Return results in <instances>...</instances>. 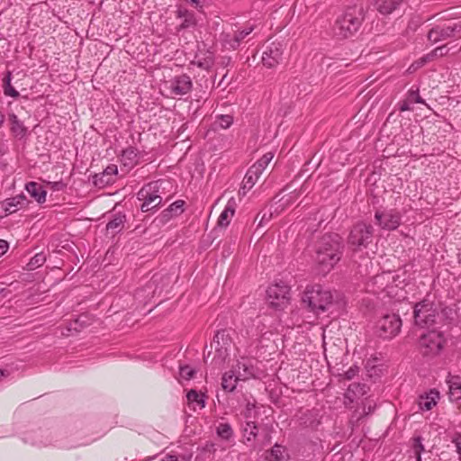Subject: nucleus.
<instances>
[{
    "label": "nucleus",
    "mask_w": 461,
    "mask_h": 461,
    "mask_svg": "<svg viewBox=\"0 0 461 461\" xmlns=\"http://www.w3.org/2000/svg\"><path fill=\"white\" fill-rule=\"evenodd\" d=\"M413 317L418 348L424 357H429L432 344V301L429 297L415 304Z\"/></svg>",
    "instance_id": "nucleus-1"
},
{
    "label": "nucleus",
    "mask_w": 461,
    "mask_h": 461,
    "mask_svg": "<svg viewBox=\"0 0 461 461\" xmlns=\"http://www.w3.org/2000/svg\"><path fill=\"white\" fill-rule=\"evenodd\" d=\"M409 285L407 283V274L405 271L393 273L390 271L383 272L372 277L366 283V290L372 294L385 293L387 296L395 298L396 301L406 299L407 292L404 287Z\"/></svg>",
    "instance_id": "nucleus-2"
},
{
    "label": "nucleus",
    "mask_w": 461,
    "mask_h": 461,
    "mask_svg": "<svg viewBox=\"0 0 461 461\" xmlns=\"http://www.w3.org/2000/svg\"><path fill=\"white\" fill-rule=\"evenodd\" d=\"M343 251L341 238L338 234H326L318 242L315 261L322 274L329 273L340 260Z\"/></svg>",
    "instance_id": "nucleus-3"
},
{
    "label": "nucleus",
    "mask_w": 461,
    "mask_h": 461,
    "mask_svg": "<svg viewBox=\"0 0 461 461\" xmlns=\"http://www.w3.org/2000/svg\"><path fill=\"white\" fill-rule=\"evenodd\" d=\"M363 21L362 8L349 6L339 15L333 26V33L339 39L353 36L359 29Z\"/></svg>",
    "instance_id": "nucleus-4"
},
{
    "label": "nucleus",
    "mask_w": 461,
    "mask_h": 461,
    "mask_svg": "<svg viewBox=\"0 0 461 461\" xmlns=\"http://www.w3.org/2000/svg\"><path fill=\"white\" fill-rule=\"evenodd\" d=\"M302 300L317 315L329 311L333 304L331 292L320 285H308Z\"/></svg>",
    "instance_id": "nucleus-5"
},
{
    "label": "nucleus",
    "mask_w": 461,
    "mask_h": 461,
    "mask_svg": "<svg viewBox=\"0 0 461 461\" xmlns=\"http://www.w3.org/2000/svg\"><path fill=\"white\" fill-rule=\"evenodd\" d=\"M164 181L158 180L145 185L137 194L140 201H142L140 209L142 212H147L152 209L158 207L162 202L160 196V189Z\"/></svg>",
    "instance_id": "nucleus-6"
},
{
    "label": "nucleus",
    "mask_w": 461,
    "mask_h": 461,
    "mask_svg": "<svg viewBox=\"0 0 461 461\" xmlns=\"http://www.w3.org/2000/svg\"><path fill=\"white\" fill-rule=\"evenodd\" d=\"M374 228L364 222L357 223L351 230L348 236V245L354 250L366 248L372 241Z\"/></svg>",
    "instance_id": "nucleus-7"
},
{
    "label": "nucleus",
    "mask_w": 461,
    "mask_h": 461,
    "mask_svg": "<svg viewBox=\"0 0 461 461\" xmlns=\"http://www.w3.org/2000/svg\"><path fill=\"white\" fill-rule=\"evenodd\" d=\"M290 288L284 283H276L267 290V301L273 308L282 309L289 303Z\"/></svg>",
    "instance_id": "nucleus-8"
},
{
    "label": "nucleus",
    "mask_w": 461,
    "mask_h": 461,
    "mask_svg": "<svg viewBox=\"0 0 461 461\" xmlns=\"http://www.w3.org/2000/svg\"><path fill=\"white\" fill-rule=\"evenodd\" d=\"M402 320L395 313L384 315L377 322L379 336L384 339H392L401 330Z\"/></svg>",
    "instance_id": "nucleus-9"
},
{
    "label": "nucleus",
    "mask_w": 461,
    "mask_h": 461,
    "mask_svg": "<svg viewBox=\"0 0 461 461\" xmlns=\"http://www.w3.org/2000/svg\"><path fill=\"white\" fill-rule=\"evenodd\" d=\"M273 158L274 154L267 152L250 167L244 178V187L251 188L255 185Z\"/></svg>",
    "instance_id": "nucleus-10"
},
{
    "label": "nucleus",
    "mask_w": 461,
    "mask_h": 461,
    "mask_svg": "<svg viewBox=\"0 0 461 461\" xmlns=\"http://www.w3.org/2000/svg\"><path fill=\"white\" fill-rule=\"evenodd\" d=\"M375 222L384 230H395L401 223V214L398 211L390 209L376 212L375 214Z\"/></svg>",
    "instance_id": "nucleus-11"
},
{
    "label": "nucleus",
    "mask_w": 461,
    "mask_h": 461,
    "mask_svg": "<svg viewBox=\"0 0 461 461\" xmlns=\"http://www.w3.org/2000/svg\"><path fill=\"white\" fill-rule=\"evenodd\" d=\"M284 47L281 42H271L266 47L262 55V62L267 68L276 66L282 59Z\"/></svg>",
    "instance_id": "nucleus-12"
},
{
    "label": "nucleus",
    "mask_w": 461,
    "mask_h": 461,
    "mask_svg": "<svg viewBox=\"0 0 461 461\" xmlns=\"http://www.w3.org/2000/svg\"><path fill=\"white\" fill-rule=\"evenodd\" d=\"M232 368L235 370L237 375L236 379H240V381H246L255 376V368L252 360L249 358L241 357Z\"/></svg>",
    "instance_id": "nucleus-13"
},
{
    "label": "nucleus",
    "mask_w": 461,
    "mask_h": 461,
    "mask_svg": "<svg viewBox=\"0 0 461 461\" xmlns=\"http://www.w3.org/2000/svg\"><path fill=\"white\" fill-rule=\"evenodd\" d=\"M192 88V81L186 75H182L174 78L170 82L171 94L176 95H184Z\"/></svg>",
    "instance_id": "nucleus-14"
},
{
    "label": "nucleus",
    "mask_w": 461,
    "mask_h": 461,
    "mask_svg": "<svg viewBox=\"0 0 461 461\" xmlns=\"http://www.w3.org/2000/svg\"><path fill=\"white\" fill-rule=\"evenodd\" d=\"M215 345V349L219 357L222 359L228 355V346L230 345V339L225 330H219L213 338L212 347Z\"/></svg>",
    "instance_id": "nucleus-15"
},
{
    "label": "nucleus",
    "mask_w": 461,
    "mask_h": 461,
    "mask_svg": "<svg viewBox=\"0 0 461 461\" xmlns=\"http://www.w3.org/2000/svg\"><path fill=\"white\" fill-rule=\"evenodd\" d=\"M236 208L237 203L235 198H230L225 205L224 210L221 212L218 218L217 226L221 228H226L230 224L232 217L234 216Z\"/></svg>",
    "instance_id": "nucleus-16"
},
{
    "label": "nucleus",
    "mask_w": 461,
    "mask_h": 461,
    "mask_svg": "<svg viewBox=\"0 0 461 461\" xmlns=\"http://www.w3.org/2000/svg\"><path fill=\"white\" fill-rule=\"evenodd\" d=\"M446 383L448 387V398L451 402L461 400V379L459 376L448 375Z\"/></svg>",
    "instance_id": "nucleus-17"
},
{
    "label": "nucleus",
    "mask_w": 461,
    "mask_h": 461,
    "mask_svg": "<svg viewBox=\"0 0 461 461\" xmlns=\"http://www.w3.org/2000/svg\"><path fill=\"white\" fill-rule=\"evenodd\" d=\"M213 62L214 57L212 52L199 50L191 64L197 66L201 69L208 70L213 65Z\"/></svg>",
    "instance_id": "nucleus-18"
},
{
    "label": "nucleus",
    "mask_w": 461,
    "mask_h": 461,
    "mask_svg": "<svg viewBox=\"0 0 461 461\" xmlns=\"http://www.w3.org/2000/svg\"><path fill=\"white\" fill-rule=\"evenodd\" d=\"M118 169L116 165H109L101 175L95 176V184L96 185H105L114 181V176L117 175Z\"/></svg>",
    "instance_id": "nucleus-19"
},
{
    "label": "nucleus",
    "mask_w": 461,
    "mask_h": 461,
    "mask_svg": "<svg viewBox=\"0 0 461 461\" xmlns=\"http://www.w3.org/2000/svg\"><path fill=\"white\" fill-rule=\"evenodd\" d=\"M25 189L29 194L39 203H42L46 201L47 192L41 184L36 182H29L26 184Z\"/></svg>",
    "instance_id": "nucleus-20"
},
{
    "label": "nucleus",
    "mask_w": 461,
    "mask_h": 461,
    "mask_svg": "<svg viewBox=\"0 0 461 461\" xmlns=\"http://www.w3.org/2000/svg\"><path fill=\"white\" fill-rule=\"evenodd\" d=\"M402 3V0H375V5L382 14H390L396 10Z\"/></svg>",
    "instance_id": "nucleus-21"
},
{
    "label": "nucleus",
    "mask_w": 461,
    "mask_h": 461,
    "mask_svg": "<svg viewBox=\"0 0 461 461\" xmlns=\"http://www.w3.org/2000/svg\"><path fill=\"white\" fill-rule=\"evenodd\" d=\"M268 461H289L287 449L278 444H276L267 456Z\"/></svg>",
    "instance_id": "nucleus-22"
},
{
    "label": "nucleus",
    "mask_w": 461,
    "mask_h": 461,
    "mask_svg": "<svg viewBox=\"0 0 461 461\" xmlns=\"http://www.w3.org/2000/svg\"><path fill=\"white\" fill-rule=\"evenodd\" d=\"M236 373L235 370L231 367V369L228 372H225L221 378V386L223 390L228 392H232L237 386L238 381H240V379H236Z\"/></svg>",
    "instance_id": "nucleus-23"
},
{
    "label": "nucleus",
    "mask_w": 461,
    "mask_h": 461,
    "mask_svg": "<svg viewBox=\"0 0 461 461\" xmlns=\"http://www.w3.org/2000/svg\"><path fill=\"white\" fill-rule=\"evenodd\" d=\"M366 388L365 384L353 383L349 384L345 393V398L353 402L355 397L365 395L366 393Z\"/></svg>",
    "instance_id": "nucleus-24"
},
{
    "label": "nucleus",
    "mask_w": 461,
    "mask_h": 461,
    "mask_svg": "<svg viewBox=\"0 0 461 461\" xmlns=\"http://www.w3.org/2000/svg\"><path fill=\"white\" fill-rule=\"evenodd\" d=\"M125 222V215L123 214H115L113 218L107 223L106 230L111 232L113 235L120 232Z\"/></svg>",
    "instance_id": "nucleus-25"
},
{
    "label": "nucleus",
    "mask_w": 461,
    "mask_h": 461,
    "mask_svg": "<svg viewBox=\"0 0 461 461\" xmlns=\"http://www.w3.org/2000/svg\"><path fill=\"white\" fill-rule=\"evenodd\" d=\"M177 17L182 19V22L179 25L181 29L189 28L194 26L195 23L194 14L188 12L186 9L179 8L177 10Z\"/></svg>",
    "instance_id": "nucleus-26"
},
{
    "label": "nucleus",
    "mask_w": 461,
    "mask_h": 461,
    "mask_svg": "<svg viewBox=\"0 0 461 461\" xmlns=\"http://www.w3.org/2000/svg\"><path fill=\"white\" fill-rule=\"evenodd\" d=\"M258 435V427L254 421L248 420L243 427V436L247 442H251Z\"/></svg>",
    "instance_id": "nucleus-27"
},
{
    "label": "nucleus",
    "mask_w": 461,
    "mask_h": 461,
    "mask_svg": "<svg viewBox=\"0 0 461 461\" xmlns=\"http://www.w3.org/2000/svg\"><path fill=\"white\" fill-rule=\"evenodd\" d=\"M11 131L16 137H23L26 129L15 114L10 115Z\"/></svg>",
    "instance_id": "nucleus-28"
},
{
    "label": "nucleus",
    "mask_w": 461,
    "mask_h": 461,
    "mask_svg": "<svg viewBox=\"0 0 461 461\" xmlns=\"http://www.w3.org/2000/svg\"><path fill=\"white\" fill-rule=\"evenodd\" d=\"M189 404H195L200 409L205 406L204 395L198 393L195 390H190L186 394Z\"/></svg>",
    "instance_id": "nucleus-29"
},
{
    "label": "nucleus",
    "mask_w": 461,
    "mask_h": 461,
    "mask_svg": "<svg viewBox=\"0 0 461 461\" xmlns=\"http://www.w3.org/2000/svg\"><path fill=\"white\" fill-rule=\"evenodd\" d=\"M184 204L185 202L183 200H177L174 202L166 211H164V216L167 217L168 214H170V216H176L181 214L184 212Z\"/></svg>",
    "instance_id": "nucleus-30"
},
{
    "label": "nucleus",
    "mask_w": 461,
    "mask_h": 461,
    "mask_svg": "<svg viewBox=\"0 0 461 461\" xmlns=\"http://www.w3.org/2000/svg\"><path fill=\"white\" fill-rule=\"evenodd\" d=\"M4 81V93L7 96L16 98L19 96V92L11 85V72H7L3 79Z\"/></svg>",
    "instance_id": "nucleus-31"
},
{
    "label": "nucleus",
    "mask_w": 461,
    "mask_h": 461,
    "mask_svg": "<svg viewBox=\"0 0 461 461\" xmlns=\"http://www.w3.org/2000/svg\"><path fill=\"white\" fill-rule=\"evenodd\" d=\"M253 31L252 27L246 28L234 34L232 41L230 43L232 49H236L240 41Z\"/></svg>",
    "instance_id": "nucleus-32"
},
{
    "label": "nucleus",
    "mask_w": 461,
    "mask_h": 461,
    "mask_svg": "<svg viewBox=\"0 0 461 461\" xmlns=\"http://www.w3.org/2000/svg\"><path fill=\"white\" fill-rule=\"evenodd\" d=\"M217 434L223 439H229L232 437L233 431L230 424L220 423L217 427Z\"/></svg>",
    "instance_id": "nucleus-33"
},
{
    "label": "nucleus",
    "mask_w": 461,
    "mask_h": 461,
    "mask_svg": "<svg viewBox=\"0 0 461 461\" xmlns=\"http://www.w3.org/2000/svg\"><path fill=\"white\" fill-rule=\"evenodd\" d=\"M20 199H22V198L21 197H14L11 199H7L6 201H5L3 203L2 207L7 213H13L16 211L17 206L20 203V201H19Z\"/></svg>",
    "instance_id": "nucleus-34"
},
{
    "label": "nucleus",
    "mask_w": 461,
    "mask_h": 461,
    "mask_svg": "<svg viewBox=\"0 0 461 461\" xmlns=\"http://www.w3.org/2000/svg\"><path fill=\"white\" fill-rule=\"evenodd\" d=\"M375 408V404L373 400L366 399L363 402L362 411L359 414H356L357 420L371 413Z\"/></svg>",
    "instance_id": "nucleus-35"
},
{
    "label": "nucleus",
    "mask_w": 461,
    "mask_h": 461,
    "mask_svg": "<svg viewBox=\"0 0 461 461\" xmlns=\"http://www.w3.org/2000/svg\"><path fill=\"white\" fill-rule=\"evenodd\" d=\"M432 393V390H430L429 392L426 393V396L423 397V396H420L419 402H418V405H419V408L420 410L421 411H429L431 409V406H432V398L429 397V395Z\"/></svg>",
    "instance_id": "nucleus-36"
},
{
    "label": "nucleus",
    "mask_w": 461,
    "mask_h": 461,
    "mask_svg": "<svg viewBox=\"0 0 461 461\" xmlns=\"http://www.w3.org/2000/svg\"><path fill=\"white\" fill-rule=\"evenodd\" d=\"M232 123L233 118L229 114L219 115L215 121V124L221 129H228Z\"/></svg>",
    "instance_id": "nucleus-37"
},
{
    "label": "nucleus",
    "mask_w": 461,
    "mask_h": 461,
    "mask_svg": "<svg viewBox=\"0 0 461 461\" xmlns=\"http://www.w3.org/2000/svg\"><path fill=\"white\" fill-rule=\"evenodd\" d=\"M195 370L189 366H179V377L184 380H190L193 378Z\"/></svg>",
    "instance_id": "nucleus-38"
},
{
    "label": "nucleus",
    "mask_w": 461,
    "mask_h": 461,
    "mask_svg": "<svg viewBox=\"0 0 461 461\" xmlns=\"http://www.w3.org/2000/svg\"><path fill=\"white\" fill-rule=\"evenodd\" d=\"M45 261V257L42 254H36L30 261L31 267H37L41 266Z\"/></svg>",
    "instance_id": "nucleus-39"
},
{
    "label": "nucleus",
    "mask_w": 461,
    "mask_h": 461,
    "mask_svg": "<svg viewBox=\"0 0 461 461\" xmlns=\"http://www.w3.org/2000/svg\"><path fill=\"white\" fill-rule=\"evenodd\" d=\"M137 158V151L133 148H129L123 150L122 152V159H130L131 161L135 160Z\"/></svg>",
    "instance_id": "nucleus-40"
},
{
    "label": "nucleus",
    "mask_w": 461,
    "mask_h": 461,
    "mask_svg": "<svg viewBox=\"0 0 461 461\" xmlns=\"http://www.w3.org/2000/svg\"><path fill=\"white\" fill-rule=\"evenodd\" d=\"M447 343V339L444 337L443 333H438L437 337L434 338V344L437 345L438 350H441Z\"/></svg>",
    "instance_id": "nucleus-41"
},
{
    "label": "nucleus",
    "mask_w": 461,
    "mask_h": 461,
    "mask_svg": "<svg viewBox=\"0 0 461 461\" xmlns=\"http://www.w3.org/2000/svg\"><path fill=\"white\" fill-rule=\"evenodd\" d=\"M427 59H428V57L422 58V59L417 60L416 62L412 63L410 66V68H408V72L412 73V72L416 71L419 68H420L424 65Z\"/></svg>",
    "instance_id": "nucleus-42"
},
{
    "label": "nucleus",
    "mask_w": 461,
    "mask_h": 461,
    "mask_svg": "<svg viewBox=\"0 0 461 461\" xmlns=\"http://www.w3.org/2000/svg\"><path fill=\"white\" fill-rule=\"evenodd\" d=\"M427 59H428V57L422 58V59L417 60L416 62L412 63L410 66V68H408V72L412 73V72L416 71L419 68H420L424 65Z\"/></svg>",
    "instance_id": "nucleus-43"
},
{
    "label": "nucleus",
    "mask_w": 461,
    "mask_h": 461,
    "mask_svg": "<svg viewBox=\"0 0 461 461\" xmlns=\"http://www.w3.org/2000/svg\"><path fill=\"white\" fill-rule=\"evenodd\" d=\"M414 449L417 454V461H421L420 451L423 450V446L421 445L420 438H415Z\"/></svg>",
    "instance_id": "nucleus-44"
},
{
    "label": "nucleus",
    "mask_w": 461,
    "mask_h": 461,
    "mask_svg": "<svg viewBox=\"0 0 461 461\" xmlns=\"http://www.w3.org/2000/svg\"><path fill=\"white\" fill-rule=\"evenodd\" d=\"M446 46H438L434 48V57H442L447 54Z\"/></svg>",
    "instance_id": "nucleus-45"
},
{
    "label": "nucleus",
    "mask_w": 461,
    "mask_h": 461,
    "mask_svg": "<svg viewBox=\"0 0 461 461\" xmlns=\"http://www.w3.org/2000/svg\"><path fill=\"white\" fill-rule=\"evenodd\" d=\"M255 409V404L248 402L246 406V411L244 412V417L246 419H250L252 417V411Z\"/></svg>",
    "instance_id": "nucleus-46"
},
{
    "label": "nucleus",
    "mask_w": 461,
    "mask_h": 461,
    "mask_svg": "<svg viewBox=\"0 0 461 461\" xmlns=\"http://www.w3.org/2000/svg\"><path fill=\"white\" fill-rule=\"evenodd\" d=\"M453 442L455 443L458 454L461 455V433L453 438Z\"/></svg>",
    "instance_id": "nucleus-47"
},
{
    "label": "nucleus",
    "mask_w": 461,
    "mask_h": 461,
    "mask_svg": "<svg viewBox=\"0 0 461 461\" xmlns=\"http://www.w3.org/2000/svg\"><path fill=\"white\" fill-rule=\"evenodd\" d=\"M8 249V243L4 240H0V256L4 255Z\"/></svg>",
    "instance_id": "nucleus-48"
},
{
    "label": "nucleus",
    "mask_w": 461,
    "mask_h": 461,
    "mask_svg": "<svg viewBox=\"0 0 461 461\" xmlns=\"http://www.w3.org/2000/svg\"><path fill=\"white\" fill-rule=\"evenodd\" d=\"M356 374L357 369L351 367L345 373V376L348 380H350L356 375Z\"/></svg>",
    "instance_id": "nucleus-49"
},
{
    "label": "nucleus",
    "mask_w": 461,
    "mask_h": 461,
    "mask_svg": "<svg viewBox=\"0 0 461 461\" xmlns=\"http://www.w3.org/2000/svg\"><path fill=\"white\" fill-rule=\"evenodd\" d=\"M188 3H191L195 8H202L201 0H185Z\"/></svg>",
    "instance_id": "nucleus-50"
},
{
    "label": "nucleus",
    "mask_w": 461,
    "mask_h": 461,
    "mask_svg": "<svg viewBox=\"0 0 461 461\" xmlns=\"http://www.w3.org/2000/svg\"><path fill=\"white\" fill-rule=\"evenodd\" d=\"M366 368L367 369L368 372H371V370L374 369V374L378 375L376 373L375 366H371V360H367V362L366 364Z\"/></svg>",
    "instance_id": "nucleus-51"
},
{
    "label": "nucleus",
    "mask_w": 461,
    "mask_h": 461,
    "mask_svg": "<svg viewBox=\"0 0 461 461\" xmlns=\"http://www.w3.org/2000/svg\"><path fill=\"white\" fill-rule=\"evenodd\" d=\"M160 461H177V458L172 455H166Z\"/></svg>",
    "instance_id": "nucleus-52"
},
{
    "label": "nucleus",
    "mask_w": 461,
    "mask_h": 461,
    "mask_svg": "<svg viewBox=\"0 0 461 461\" xmlns=\"http://www.w3.org/2000/svg\"><path fill=\"white\" fill-rule=\"evenodd\" d=\"M433 394H434V405H435L436 404V398L439 399V392H438V391H436L434 389Z\"/></svg>",
    "instance_id": "nucleus-53"
},
{
    "label": "nucleus",
    "mask_w": 461,
    "mask_h": 461,
    "mask_svg": "<svg viewBox=\"0 0 461 461\" xmlns=\"http://www.w3.org/2000/svg\"><path fill=\"white\" fill-rule=\"evenodd\" d=\"M5 115L0 112V127L4 124Z\"/></svg>",
    "instance_id": "nucleus-54"
},
{
    "label": "nucleus",
    "mask_w": 461,
    "mask_h": 461,
    "mask_svg": "<svg viewBox=\"0 0 461 461\" xmlns=\"http://www.w3.org/2000/svg\"><path fill=\"white\" fill-rule=\"evenodd\" d=\"M431 35H432V30L429 31V32H428V37H429V38H430V37H431Z\"/></svg>",
    "instance_id": "nucleus-55"
},
{
    "label": "nucleus",
    "mask_w": 461,
    "mask_h": 461,
    "mask_svg": "<svg viewBox=\"0 0 461 461\" xmlns=\"http://www.w3.org/2000/svg\"><path fill=\"white\" fill-rule=\"evenodd\" d=\"M4 375V372L0 370V378Z\"/></svg>",
    "instance_id": "nucleus-56"
},
{
    "label": "nucleus",
    "mask_w": 461,
    "mask_h": 461,
    "mask_svg": "<svg viewBox=\"0 0 461 461\" xmlns=\"http://www.w3.org/2000/svg\"><path fill=\"white\" fill-rule=\"evenodd\" d=\"M406 109H407V108H406L405 106H402V111H404V110H406Z\"/></svg>",
    "instance_id": "nucleus-57"
}]
</instances>
